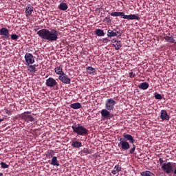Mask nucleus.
Here are the masks:
<instances>
[{
  "label": "nucleus",
  "mask_w": 176,
  "mask_h": 176,
  "mask_svg": "<svg viewBox=\"0 0 176 176\" xmlns=\"http://www.w3.org/2000/svg\"><path fill=\"white\" fill-rule=\"evenodd\" d=\"M123 34V31L120 30L119 28H116V29H109L107 30V36L109 38H112L113 36H117V38H119L122 36V34Z\"/></svg>",
  "instance_id": "5"
},
{
  "label": "nucleus",
  "mask_w": 176,
  "mask_h": 176,
  "mask_svg": "<svg viewBox=\"0 0 176 176\" xmlns=\"http://www.w3.org/2000/svg\"><path fill=\"white\" fill-rule=\"evenodd\" d=\"M160 119H162V120H170V116H168L166 110L161 111Z\"/></svg>",
  "instance_id": "14"
},
{
  "label": "nucleus",
  "mask_w": 176,
  "mask_h": 176,
  "mask_svg": "<svg viewBox=\"0 0 176 176\" xmlns=\"http://www.w3.org/2000/svg\"><path fill=\"white\" fill-rule=\"evenodd\" d=\"M0 35L3 41L10 39V33H9V30L6 28H2L0 29Z\"/></svg>",
  "instance_id": "10"
},
{
  "label": "nucleus",
  "mask_w": 176,
  "mask_h": 176,
  "mask_svg": "<svg viewBox=\"0 0 176 176\" xmlns=\"http://www.w3.org/2000/svg\"><path fill=\"white\" fill-rule=\"evenodd\" d=\"M25 61L27 65H31V64H34V63H35L34 55H32L31 53H26L25 55Z\"/></svg>",
  "instance_id": "11"
},
{
  "label": "nucleus",
  "mask_w": 176,
  "mask_h": 176,
  "mask_svg": "<svg viewBox=\"0 0 176 176\" xmlns=\"http://www.w3.org/2000/svg\"><path fill=\"white\" fill-rule=\"evenodd\" d=\"M0 176H3V173H0Z\"/></svg>",
  "instance_id": "41"
},
{
  "label": "nucleus",
  "mask_w": 176,
  "mask_h": 176,
  "mask_svg": "<svg viewBox=\"0 0 176 176\" xmlns=\"http://www.w3.org/2000/svg\"><path fill=\"white\" fill-rule=\"evenodd\" d=\"M45 85L47 87H55V90H58V82L52 77L46 80Z\"/></svg>",
  "instance_id": "9"
},
{
  "label": "nucleus",
  "mask_w": 176,
  "mask_h": 176,
  "mask_svg": "<svg viewBox=\"0 0 176 176\" xmlns=\"http://www.w3.org/2000/svg\"><path fill=\"white\" fill-rule=\"evenodd\" d=\"M115 105H116V101L113 98H108L105 100V109L107 111H113L115 109Z\"/></svg>",
  "instance_id": "8"
},
{
  "label": "nucleus",
  "mask_w": 176,
  "mask_h": 176,
  "mask_svg": "<svg viewBox=\"0 0 176 176\" xmlns=\"http://www.w3.org/2000/svg\"><path fill=\"white\" fill-rule=\"evenodd\" d=\"M6 113L8 116L12 115V111H10V110H6Z\"/></svg>",
  "instance_id": "36"
},
{
  "label": "nucleus",
  "mask_w": 176,
  "mask_h": 176,
  "mask_svg": "<svg viewBox=\"0 0 176 176\" xmlns=\"http://www.w3.org/2000/svg\"><path fill=\"white\" fill-rule=\"evenodd\" d=\"M159 162H160V166H163V163L164 161H163V158H160L159 159Z\"/></svg>",
  "instance_id": "34"
},
{
  "label": "nucleus",
  "mask_w": 176,
  "mask_h": 176,
  "mask_svg": "<svg viewBox=\"0 0 176 176\" xmlns=\"http://www.w3.org/2000/svg\"><path fill=\"white\" fill-rule=\"evenodd\" d=\"M72 146H73V148H76L77 149H79V148H82V146H83L81 142L72 140Z\"/></svg>",
  "instance_id": "18"
},
{
  "label": "nucleus",
  "mask_w": 176,
  "mask_h": 176,
  "mask_svg": "<svg viewBox=\"0 0 176 176\" xmlns=\"http://www.w3.org/2000/svg\"><path fill=\"white\" fill-rule=\"evenodd\" d=\"M103 42L104 43H108V42H109V39H108V38H103Z\"/></svg>",
  "instance_id": "35"
},
{
  "label": "nucleus",
  "mask_w": 176,
  "mask_h": 176,
  "mask_svg": "<svg viewBox=\"0 0 176 176\" xmlns=\"http://www.w3.org/2000/svg\"><path fill=\"white\" fill-rule=\"evenodd\" d=\"M72 129L74 133H76V134L80 135L81 137H85V135L89 134V130L80 124L73 125Z\"/></svg>",
  "instance_id": "4"
},
{
  "label": "nucleus",
  "mask_w": 176,
  "mask_h": 176,
  "mask_svg": "<svg viewBox=\"0 0 176 176\" xmlns=\"http://www.w3.org/2000/svg\"><path fill=\"white\" fill-rule=\"evenodd\" d=\"M86 71L89 74V75H91V74H96V69H94L93 67H87Z\"/></svg>",
  "instance_id": "25"
},
{
  "label": "nucleus",
  "mask_w": 176,
  "mask_h": 176,
  "mask_svg": "<svg viewBox=\"0 0 176 176\" xmlns=\"http://www.w3.org/2000/svg\"><path fill=\"white\" fill-rule=\"evenodd\" d=\"M111 16H113V17L120 16L121 17H122V19H124L126 20H138V21L141 20V18H140L138 15L137 14L126 15V14H124V12H113L111 13Z\"/></svg>",
  "instance_id": "3"
},
{
  "label": "nucleus",
  "mask_w": 176,
  "mask_h": 176,
  "mask_svg": "<svg viewBox=\"0 0 176 176\" xmlns=\"http://www.w3.org/2000/svg\"><path fill=\"white\" fill-rule=\"evenodd\" d=\"M70 108H72L73 109H80V108H82V104L79 102L73 103L70 104Z\"/></svg>",
  "instance_id": "24"
},
{
  "label": "nucleus",
  "mask_w": 176,
  "mask_h": 176,
  "mask_svg": "<svg viewBox=\"0 0 176 176\" xmlns=\"http://www.w3.org/2000/svg\"><path fill=\"white\" fill-rule=\"evenodd\" d=\"M0 166H1V168H9V165H8L5 162H1Z\"/></svg>",
  "instance_id": "30"
},
{
  "label": "nucleus",
  "mask_w": 176,
  "mask_h": 176,
  "mask_svg": "<svg viewBox=\"0 0 176 176\" xmlns=\"http://www.w3.org/2000/svg\"><path fill=\"white\" fill-rule=\"evenodd\" d=\"M55 72L56 75H64V72H63V65H59L55 68Z\"/></svg>",
  "instance_id": "19"
},
{
  "label": "nucleus",
  "mask_w": 176,
  "mask_h": 176,
  "mask_svg": "<svg viewBox=\"0 0 176 176\" xmlns=\"http://www.w3.org/2000/svg\"><path fill=\"white\" fill-rule=\"evenodd\" d=\"M21 118L23 120H25L26 123H30V122H35V120H36V119L31 115L30 111H25L21 114Z\"/></svg>",
  "instance_id": "7"
},
{
  "label": "nucleus",
  "mask_w": 176,
  "mask_h": 176,
  "mask_svg": "<svg viewBox=\"0 0 176 176\" xmlns=\"http://www.w3.org/2000/svg\"><path fill=\"white\" fill-rule=\"evenodd\" d=\"M59 80L62 82V83H65V85H70L71 84V78H68V76L63 73V74L58 76Z\"/></svg>",
  "instance_id": "12"
},
{
  "label": "nucleus",
  "mask_w": 176,
  "mask_h": 176,
  "mask_svg": "<svg viewBox=\"0 0 176 176\" xmlns=\"http://www.w3.org/2000/svg\"><path fill=\"white\" fill-rule=\"evenodd\" d=\"M81 152H82V153H84V155H90V154H91V150H89V149L87 148H84L82 150Z\"/></svg>",
  "instance_id": "28"
},
{
  "label": "nucleus",
  "mask_w": 176,
  "mask_h": 176,
  "mask_svg": "<svg viewBox=\"0 0 176 176\" xmlns=\"http://www.w3.org/2000/svg\"><path fill=\"white\" fill-rule=\"evenodd\" d=\"M36 34L43 40L47 42H56L58 39V32L55 29L49 30L41 29L36 32Z\"/></svg>",
  "instance_id": "2"
},
{
  "label": "nucleus",
  "mask_w": 176,
  "mask_h": 176,
  "mask_svg": "<svg viewBox=\"0 0 176 176\" xmlns=\"http://www.w3.org/2000/svg\"><path fill=\"white\" fill-rule=\"evenodd\" d=\"M3 122V118H0V122Z\"/></svg>",
  "instance_id": "39"
},
{
  "label": "nucleus",
  "mask_w": 176,
  "mask_h": 176,
  "mask_svg": "<svg viewBox=\"0 0 176 176\" xmlns=\"http://www.w3.org/2000/svg\"><path fill=\"white\" fill-rule=\"evenodd\" d=\"M139 89H142V90H146L148 87H149V84L146 82H142L138 86Z\"/></svg>",
  "instance_id": "22"
},
{
  "label": "nucleus",
  "mask_w": 176,
  "mask_h": 176,
  "mask_svg": "<svg viewBox=\"0 0 176 176\" xmlns=\"http://www.w3.org/2000/svg\"><path fill=\"white\" fill-rule=\"evenodd\" d=\"M60 4L58 6V9H60V10H67V9H68V5L67 4V3H64V2H60Z\"/></svg>",
  "instance_id": "20"
},
{
  "label": "nucleus",
  "mask_w": 176,
  "mask_h": 176,
  "mask_svg": "<svg viewBox=\"0 0 176 176\" xmlns=\"http://www.w3.org/2000/svg\"><path fill=\"white\" fill-rule=\"evenodd\" d=\"M140 174L142 176H155V174L149 170L141 172Z\"/></svg>",
  "instance_id": "26"
},
{
  "label": "nucleus",
  "mask_w": 176,
  "mask_h": 176,
  "mask_svg": "<svg viewBox=\"0 0 176 176\" xmlns=\"http://www.w3.org/2000/svg\"><path fill=\"white\" fill-rule=\"evenodd\" d=\"M105 19H106V20H108V18L106 17Z\"/></svg>",
  "instance_id": "42"
},
{
  "label": "nucleus",
  "mask_w": 176,
  "mask_h": 176,
  "mask_svg": "<svg viewBox=\"0 0 176 176\" xmlns=\"http://www.w3.org/2000/svg\"><path fill=\"white\" fill-rule=\"evenodd\" d=\"M32 12H34V7H32V6H31L30 4H28L25 8L26 17H29V16H31V14H32Z\"/></svg>",
  "instance_id": "15"
},
{
  "label": "nucleus",
  "mask_w": 176,
  "mask_h": 176,
  "mask_svg": "<svg viewBox=\"0 0 176 176\" xmlns=\"http://www.w3.org/2000/svg\"><path fill=\"white\" fill-rule=\"evenodd\" d=\"M67 0H60L59 2H66Z\"/></svg>",
  "instance_id": "38"
},
{
  "label": "nucleus",
  "mask_w": 176,
  "mask_h": 176,
  "mask_svg": "<svg viewBox=\"0 0 176 176\" xmlns=\"http://www.w3.org/2000/svg\"><path fill=\"white\" fill-rule=\"evenodd\" d=\"M174 166H175V163L168 162L164 163L162 166V169L166 174H170L174 171Z\"/></svg>",
  "instance_id": "6"
},
{
  "label": "nucleus",
  "mask_w": 176,
  "mask_h": 176,
  "mask_svg": "<svg viewBox=\"0 0 176 176\" xmlns=\"http://www.w3.org/2000/svg\"><path fill=\"white\" fill-rule=\"evenodd\" d=\"M114 168L116 169V171H118V173H120V171H122V167H120V166H119L118 164L116 165Z\"/></svg>",
  "instance_id": "32"
},
{
  "label": "nucleus",
  "mask_w": 176,
  "mask_h": 176,
  "mask_svg": "<svg viewBox=\"0 0 176 176\" xmlns=\"http://www.w3.org/2000/svg\"><path fill=\"white\" fill-rule=\"evenodd\" d=\"M118 171H116V170H113L112 171H111V173H113V175H116V174H118Z\"/></svg>",
  "instance_id": "37"
},
{
  "label": "nucleus",
  "mask_w": 176,
  "mask_h": 176,
  "mask_svg": "<svg viewBox=\"0 0 176 176\" xmlns=\"http://www.w3.org/2000/svg\"><path fill=\"white\" fill-rule=\"evenodd\" d=\"M19 38H20V37L17 34H12L11 35V39L12 41H17V39H19Z\"/></svg>",
  "instance_id": "31"
},
{
  "label": "nucleus",
  "mask_w": 176,
  "mask_h": 176,
  "mask_svg": "<svg viewBox=\"0 0 176 176\" xmlns=\"http://www.w3.org/2000/svg\"><path fill=\"white\" fill-rule=\"evenodd\" d=\"M123 138H120L118 141V147L121 148V151H129L131 155H133L135 152V144H134V137L130 134L124 133L122 135Z\"/></svg>",
  "instance_id": "1"
},
{
  "label": "nucleus",
  "mask_w": 176,
  "mask_h": 176,
  "mask_svg": "<svg viewBox=\"0 0 176 176\" xmlns=\"http://www.w3.org/2000/svg\"><path fill=\"white\" fill-rule=\"evenodd\" d=\"M47 157H48V159L52 157L51 160H49V163L51 166H56L57 167L60 166V163L58 162V160H57V157L53 156V155H49Z\"/></svg>",
  "instance_id": "13"
},
{
  "label": "nucleus",
  "mask_w": 176,
  "mask_h": 176,
  "mask_svg": "<svg viewBox=\"0 0 176 176\" xmlns=\"http://www.w3.org/2000/svg\"><path fill=\"white\" fill-rule=\"evenodd\" d=\"M96 34L98 36H104V35H105V33H104V30H102L101 29H96Z\"/></svg>",
  "instance_id": "27"
},
{
  "label": "nucleus",
  "mask_w": 176,
  "mask_h": 176,
  "mask_svg": "<svg viewBox=\"0 0 176 176\" xmlns=\"http://www.w3.org/2000/svg\"><path fill=\"white\" fill-rule=\"evenodd\" d=\"M51 152H54V151L53 150H52Z\"/></svg>",
  "instance_id": "43"
},
{
  "label": "nucleus",
  "mask_w": 176,
  "mask_h": 176,
  "mask_svg": "<svg viewBox=\"0 0 176 176\" xmlns=\"http://www.w3.org/2000/svg\"><path fill=\"white\" fill-rule=\"evenodd\" d=\"M111 110H108L107 109H102L100 111L101 116L102 118H108L109 116H111V112H109Z\"/></svg>",
  "instance_id": "17"
},
{
  "label": "nucleus",
  "mask_w": 176,
  "mask_h": 176,
  "mask_svg": "<svg viewBox=\"0 0 176 176\" xmlns=\"http://www.w3.org/2000/svg\"><path fill=\"white\" fill-rule=\"evenodd\" d=\"M129 78H135V74L134 72H131L129 74Z\"/></svg>",
  "instance_id": "33"
},
{
  "label": "nucleus",
  "mask_w": 176,
  "mask_h": 176,
  "mask_svg": "<svg viewBox=\"0 0 176 176\" xmlns=\"http://www.w3.org/2000/svg\"><path fill=\"white\" fill-rule=\"evenodd\" d=\"M155 100H163V96L160 94H157V92H155L154 94Z\"/></svg>",
  "instance_id": "29"
},
{
  "label": "nucleus",
  "mask_w": 176,
  "mask_h": 176,
  "mask_svg": "<svg viewBox=\"0 0 176 176\" xmlns=\"http://www.w3.org/2000/svg\"><path fill=\"white\" fill-rule=\"evenodd\" d=\"M28 68L30 74H35L36 72V65H29Z\"/></svg>",
  "instance_id": "21"
},
{
  "label": "nucleus",
  "mask_w": 176,
  "mask_h": 176,
  "mask_svg": "<svg viewBox=\"0 0 176 176\" xmlns=\"http://www.w3.org/2000/svg\"><path fill=\"white\" fill-rule=\"evenodd\" d=\"M174 175L176 176V168H175V170H174Z\"/></svg>",
  "instance_id": "40"
},
{
  "label": "nucleus",
  "mask_w": 176,
  "mask_h": 176,
  "mask_svg": "<svg viewBox=\"0 0 176 176\" xmlns=\"http://www.w3.org/2000/svg\"><path fill=\"white\" fill-rule=\"evenodd\" d=\"M111 42L113 43H115L113 44V45L114 46L116 50H119L120 47H122V43L120 42V41H118L116 40V38H114L111 41Z\"/></svg>",
  "instance_id": "16"
},
{
  "label": "nucleus",
  "mask_w": 176,
  "mask_h": 176,
  "mask_svg": "<svg viewBox=\"0 0 176 176\" xmlns=\"http://www.w3.org/2000/svg\"><path fill=\"white\" fill-rule=\"evenodd\" d=\"M164 39L166 41V42H169L170 43H175V40L173 36H166L164 37Z\"/></svg>",
  "instance_id": "23"
}]
</instances>
